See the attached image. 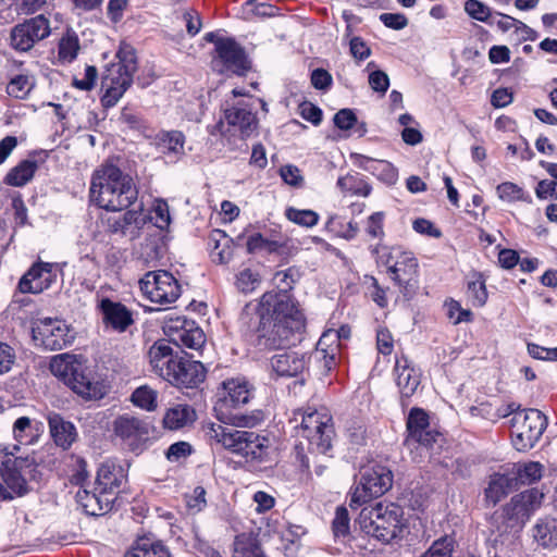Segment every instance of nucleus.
Segmentation results:
<instances>
[{"label":"nucleus","mask_w":557,"mask_h":557,"mask_svg":"<svg viewBox=\"0 0 557 557\" xmlns=\"http://www.w3.org/2000/svg\"><path fill=\"white\" fill-rule=\"evenodd\" d=\"M299 278L300 271L295 267L274 274L281 292L264 293L255 308L259 320L256 327L258 346L275 349L290 345L304 330V314L287 294Z\"/></svg>","instance_id":"nucleus-1"},{"label":"nucleus","mask_w":557,"mask_h":557,"mask_svg":"<svg viewBox=\"0 0 557 557\" xmlns=\"http://www.w3.org/2000/svg\"><path fill=\"white\" fill-rule=\"evenodd\" d=\"M90 199L107 211H122L131 207L138 197L133 177L112 163H103L91 176Z\"/></svg>","instance_id":"nucleus-2"},{"label":"nucleus","mask_w":557,"mask_h":557,"mask_svg":"<svg viewBox=\"0 0 557 557\" xmlns=\"http://www.w3.org/2000/svg\"><path fill=\"white\" fill-rule=\"evenodd\" d=\"M50 370L86 400H98L107 394L104 384L95 380L86 367L72 355L54 356L50 361Z\"/></svg>","instance_id":"nucleus-3"},{"label":"nucleus","mask_w":557,"mask_h":557,"mask_svg":"<svg viewBox=\"0 0 557 557\" xmlns=\"http://www.w3.org/2000/svg\"><path fill=\"white\" fill-rule=\"evenodd\" d=\"M206 436L211 443L221 444L225 449L250 458L261 460L268 455L271 442L252 431L235 430L211 423L206 429Z\"/></svg>","instance_id":"nucleus-4"},{"label":"nucleus","mask_w":557,"mask_h":557,"mask_svg":"<svg viewBox=\"0 0 557 557\" xmlns=\"http://www.w3.org/2000/svg\"><path fill=\"white\" fill-rule=\"evenodd\" d=\"M116 62L109 64L101 78L103 96L102 104L113 107L122 98L133 83V75L137 71L135 50L128 45H121L116 53Z\"/></svg>","instance_id":"nucleus-5"},{"label":"nucleus","mask_w":557,"mask_h":557,"mask_svg":"<svg viewBox=\"0 0 557 557\" xmlns=\"http://www.w3.org/2000/svg\"><path fill=\"white\" fill-rule=\"evenodd\" d=\"M403 515V509L398 505L379 503L374 507L363 508L357 522L367 535L388 543L401 532Z\"/></svg>","instance_id":"nucleus-6"},{"label":"nucleus","mask_w":557,"mask_h":557,"mask_svg":"<svg viewBox=\"0 0 557 557\" xmlns=\"http://www.w3.org/2000/svg\"><path fill=\"white\" fill-rule=\"evenodd\" d=\"M372 253L376 255L377 260L387 267L391 278L405 295L417 288L419 263L411 251H406L400 247L388 248L376 245L373 247Z\"/></svg>","instance_id":"nucleus-7"},{"label":"nucleus","mask_w":557,"mask_h":557,"mask_svg":"<svg viewBox=\"0 0 557 557\" xmlns=\"http://www.w3.org/2000/svg\"><path fill=\"white\" fill-rule=\"evenodd\" d=\"M299 418L298 435L308 441L309 450L313 454H327L335 435L331 414L326 410L308 408L295 412V421Z\"/></svg>","instance_id":"nucleus-8"},{"label":"nucleus","mask_w":557,"mask_h":557,"mask_svg":"<svg viewBox=\"0 0 557 557\" xmlns=\"http://www.w3.org/2000/svg\"><path fill=\"white\" fill-rule=\"evenodd\" d=\"M360 479L351 492L350 507H358L385 494L393 485L392 471L380 463H369L360 469Z\"/></svg>","instance_id":"nucleus-9"},{"label":"nucleus","mask_w":557,"mask_h":557,"mask_svg":"<svg viewBox=\"0 0 557 557\" xmlns=\"http://www.w3.org/2000/svg\"><path fill=\"white\" fill-rule=\"evenodd\" d=\"M547 426V418L537 409L516 412L512 418V444L519 451L531 449Z\"/></svg>","instance_id":"nucleus-10"},{"label":"nucleus","mask_w":557,"mask_h":557,"mask_svg":"<svg viewBox=\"0 0 557 557\" xmlns=\"http://www.w3.org/2000/svg\"><path fill=\"white\" fill-rule=\"evenodd\" d=\"M258 126L256 114L248 107H232L224 110L223 117L213 126L212 135L219 133L228 141L239 137L245 139L251 136Z\"/></svg>","instance_id":"nucleus-11"},{"label":"nucleus","mask_w":557,"mask_h":557,"mask_svg":"<svg viewBox=\"0 0 557 557\" xmlns=\"http://www.w3.org/2000/svg\"><path fill=\"white\" fill-rule=\"evenodd\" d=\"M3 470L0 478V502H10L15 497H22L28 493L24 472L32 471L35 466L34 458L15 457L13 460L2 462Z\"/></svg>","instance_id":"nucleus-12"},{"label":"nucleus","mask_w":557,"mask_h":557,"mask_svg":"<svg viewBox=\"0 0 557 557\" xmlns=\"http://www.w3.org/2000/svg\"><path fill=\"white\" fill-rule=\"evenodd\" d=\"M143 295L151 302L168 305L181 296V285L172 273L159 270L147 272L139 281Z\"/></svg>","instance_id":"nucleus-13"},{"label":"nucleus","mask_w":557,"mask_h":557,"mask_svg":"<svg viewBox=\"0 0 557 557\" xmlns=\"http://www.w3.org/2000/svg\"><path fill=\"white\" fill-rule=\"evenodd\" d=\"M33 339L47 350H61L73 341L69 325L60 319L44 318L34 323Z\"/></svg>","instance_id":"nucleus-14"},{"label":"nucleus","mask_w":557,"mask_h":557,"mask_svg":"<svg viewBox=\"0 0 557 557\" xmlns=\"http://www.w3.org/2000/svg\"><path fill=\"white\" fill-rule=\"evenodd\" d=\"M51 33L49 20L37 15L15 25L11 30L10 42L17 51L30 50L37 41L47 38Z\"/></svg>","instance_id":"nucleus-15"},{"label":"nucleus","mask_w":557,"mask_h":557,"mask_svg":"<svg viewBox=\"0 0 557 557\" xmlns=\"http://www.w3.org/2000/svg\"><path fill=\"white\" fill-rule=\"evenodd\" d=\"M164 334L176 346H184L195 350L200 349L205 342V333L193 320L184 317H169L163 324Z\"/></svg>","instance_id":"nucleus-16"},{"label":"nucleus","mask_w":557,"mask_h":557,"mask_svg":"<svg viewBox=\"0 0 557 557\" xmlns=\"http://www.w3.org/2000/svg\"><path fill=\"white\" fill-rule=\"evenodd\" d=\"M216 57L213 69L219 73L232 72L243 74L248 69V61L243 48L232 38L216 41Z\"/></svg>","instance_id":"nucleus-17"},{"label":"nucleus","mask_w":557,"mask_h":557,"mask_svg":"<svg viewBox=\"0 0 557 557\" xmlns=\"http://www.w3.org/2000/svg\"><path fill=\"white\" fill-rule=\"evenodd\" d=\"M57 280L55 264L37 261L24 273L17 284L22 294H40Z\"/></svg>","instance_id":"nucleus-18"},{"label":"nucleus","mask_w":557,"mask_h":557,"mask_svg":"<svg viewBox=\"0 0 557 557\" xmlns=\"http://www.w3.org/2000/svg\"><path fill=\"white\" fill-rule=\"evenodd\" d=\"M112 429L115 436L134 449L148 438L151 425L147 419L132 413H124L114 419Z\"/></svg>","instance_id":"nucleus-19"},{"label":"nucleus","mask_w":557,"mask_h":557,"mask_svg":"<svg viewBox=\"0 0 557 557\" xmlns=\"http://www.w3.org/2000/svg\"><path fill=\"white\" fill-rule=\"evenodd\" d=\"M44 432V423L35 418L21 416L12 424V437L15 444L5 446L1 451L7 457H13L20 451L22 445H35Z\"/></svg>","instance_id":"nucleus-20"},{"label":"nucleus","mask_w":557,"mask_h":557,"mask_svg":"<svg viewBox=\"0 0 557 557\" xmlns=\"http://www.w3.org/2000/svg\"><path fill=\"white\" fill-rule=\"evenodd\" d=\"M206 370L201 362L176 356L165 381L177 387L195 388L205 381Z\"/></svg>","instance_id":"nucleus-21"},{"label":"nucleus","mask_w":557,"mask_h":557,"mask_svg":"<svg viewBox=\"0 0 557 557\" xmlns=\"http://www.w3.org/2000/svg\"><path fill=\"white\" fill-rule=\"evenodd\" d=\"M395 380L403 403L411 398L421 383V373L406 357L396 359L394 369Z\"/></svg>","instance_id":"nucleus-22"},{"label":"nucleus","mask_w":557,"mask_h":557,"mask_svg":"<svg viewBox=\"0 0 557 557\" xmlns=\"http://www.w3.org/2000/svg\"><path fill=\"white\" fill-rule=\"evenodd\" d=\"M102 321L107 329H112L119 333L125 332L134 323L132 312L121 302L112 301L109 298H102L98 305Z\"/></svg>","instance_id":"nucleus-23"},{"label":"nucleus","mask_w":557,"mask_h":557,"mask_svg":"<svg viewBox=\"0 0 557 557\" xmlns=\"http://www.w3.org/2000/svg\"><path fill=\"white\" fill-rule=\"evenodd\" d=\"M407 430L408 442L414 441L425 447L432 446L441 436L440 433L430 430L429 417L424 410L419 408L411 409L407 420Z\"/></svg>","instance_id":"nucleus-24"},{"label":"nucleus","mask_w":557,"mask_h":557,"mask_svg":"<svg viewBox=\"0 0 557 557\" xmlns=\"http://www.w3.org/2000/svg\"><path fill=\"white\" fill-rule=\"evenodd\" d=\"M309 360L310 357L305 352L284 351L271 358V367L278 376L293 377L308 369Z\"/></svg>","instance_id":"nucleus-25"},{"label":"nucleus","mask_w":557,"mask_h":557,"mask_svg":"<svg viewBox=\"0 0 557 557\" xmlns=\"http://www.w3.org/2000/svg\"><path fill=\"white\" fill-rule=\"evenodd\" d=\"M352 164L363 171L370 172L386 184H394L398 178L397 170L385 160L373 159L361 153H350Z\"/></svg>","instance_id":"nucleus-26"},{"label":"nucleus","mask_w":557,"mask_h":557,"mask_svg":"<svg viewBox=\"0 0 557 557\" xmlns=\"http://www.w3.org/2000/svg\"><path fill=\"white\" fill-rule=\"evenodd\" d=\"M220 404L230 408H238L246 405L251 398V388L244 379H228L222 383Z\"/></svg>","instance_id":"nucleus-27"},{"label":"nucleus","mask_w":557,"mask_h":557,"mask_svg":"<svg viewBox=\"0 0 557 557\" xmlns=\"http://www.w3.org/2000/svg\"><path fill=\"white\" fill-rule=\"evenodd\" d=\"M76 502L84 512L89 516H102L107 513L114 503L113 497L101 491L79 488L76 493Z\"/></svg>","instance_id":"nucleus-28"},{"label":"nucleus","mask_w":557,"mask_h":557,"mask_svg":"<svg viewBox=\"0 0 557 557\" xmlns=\"http://www.w3.org/2000/svg\"><path fill=\"white\" fill-rule=\"evenodd\" d=\"M543 497V493L536 488L527 490L513 496L506 510L510 511L517 520L524 522L541 506Z\"/></svg>","instance_id":"nucleus-29"},{"label":"nucleus","mask_w":557,"mask_h":557,"mask_svg":"<svg viewBox=\"0 0 557 557\" xmlns=\"http://www.w3.org/2000/svg\"><path fill=\"white\" fill-rule=\"evenodd\" d=\"M148 359L152 371L162 379H166L176 361L172 347L165 339L157 341L148 350Z\"/></svg>","instance_id":"nucleus-30"},{"label":"nucleus","mask_w":557,"mask_h":557,"mask_svg":"<svg viewBox=\"0 0 557 557\" xmlns=\"http://www.w3.org/2000/svg\"><path fill=\"white\" fill-rule=\"evenodd\" d=\"M338 339L339 334L335 331H327L322 334L317 343L315 350L308 355L314 358L315 361L322 363L325 371H330L336 363V356L338 354Z\"/></svg>","instance_id":"nucleus-31"},{"label":"nucleus","mask_w":557,"mask_h":557,"mask_svg":"<svg viewBox=\"0 0 557 557\" xmlns=\"http://www.w3.org/2000/svg\"><path fill=\"white\" fill-rule=\"evenodd\" d=\"M48 425L54 444L64 450L69 449L77 438L75 425L64 420L63 417L57 412H50L48 414Z\"/></svg>","instance_id":"nucleus-32"},{"label":"nucleus","mask_w":557,"mask_h":557,"mask_svg":"<svg viewBox=\"0 0 557 557\" xmlns=\"http://www.w3.org/2000/svg\"><path fill=\"white\" fill-rule=\"evenodd\" d=\"M157 149L164 156L176 161L185 154V136L180 131L160 132L154 137Z\"/></svg>","instance_id":"nucleus-33"},{"label":"nucleus","mask_w":557,"mask_h":557,"mask_svg":"<svg viewBox=\"0 0 557 557\" xmlns=\"http://www.w3.org/2000/svg\"><path fill=\"white\" fill-rule=\"evenodd\" d=\"M123 480L124 474L120 467L102 465L97 472L96 491H101L115 500Z\"/></svg>","instance_id":"nucleus-34"},{"label":"nucleus","mask_w":557,"mask_h":557,"mask_svg":"<svg viewBox=\"0 0 557 557\" xmlns=\"http://www.w3.org/2000/svg\"><path fill=\"white\" fill-rule=\"evenodd\" d=\"M197 419L195 409L186 404H176L166 409L163 416V426L169 430H180L191 425Z\"/></svg>","instance_id":"nucleus-35"},{"label":"nucleus","mask_w":557,"mask_h":557,"mask_svg":"<svg viewBox=\"0 0 557 557\" xmlns=\"http://www.w3.org/2000/svg\"><path fill=\"white\" fill-rule=\"evenodd\" d=\"M124 557H171L169 548L152 537H139Z\"/></svg>","instance_id":"nucleus-36"},{"label":"nucleus","mask_w":557,"mask_h":557,"mask_svg":"<svg viewBox=\"0 0 557 557\" xmlns=\"http://www.w3.org/2000/svg\"><path fill=\"white\" fill-rule=\"evenodd\" d=\"M211 258L214 262L227 263L233 256L232 239L221 230H213L209 236Z\"/></svg>","instance_id":"nucleus-37"},{"label":"nucleus","mask_w":557,"mask_h":557,"mask_svg":"<svg viewBox=\"0 0 557 557\" xmlns=\"http://www.w3.org/2000/svg\"><path fill=\"white\" fill-rule=\"evenodd\" d=\"M533 537L545 548L557 547V520L554 518L540 519L533 528Z\"/></svg>","instance_id":"nucleus-38"},{"label":"nucleus","mask_w":557,"mask_h":557,"mask_svg":"<svg viewBox=\"0 0 557 557\" xmlns=\"http://www.w3.org/2000/svg\"><path fill=\"white\" fill-rule=\"evenodd\" d=\"M37 168L35 160H24L7 174L4 181L10 186H24L33 178Z\"/></svg>","instance_id":"nucleus-39"},{"label":"nucleus","mask_w":557,"mask_h":557,"mask_svg":"<svg viewBox=\"0 0 557 557\" xmlns=\"http://www.w3.org/2000/svg\"><path fill=\"white\" fill-rule=\"evenodd\" d=\"M233 546L234 557H264L258 540L249 534L237 535Z\"/></svg>","instance_id":"nucleus-40"},{"label":"nucleus","mask_w":557,"mask_h":557,"mask_svg":"<svg viewBox=\"0 0 557 557\" xmlns=\"http://www.w3.org/2000/svg\"><path fill=\"white\" fill-rule=\"evenodd\" d=\"M511 480L504 474L495 473L491 476L488 486L485 488V498L492 505L500 502L510 488Z\"/></svg>","instance_id":"nucleus-41"},{"label":"nucleus","mask_w":557,"mask_h":557,"mask_svg":"<svg viewBox=\"0 0 557 557\" xmlns=\"http://www.w3.org/2000/svg\"><path fill=\"white\" fill-rule=\"evenodd\" d=\"M81 49L78 36L74 32H66L58 46V59L61 63L73 62Z\"/></svg>","instance_id":"nucleus-42"},{"label":"nucleus","mask_w":557,"mask_h":557,"mask_svg":"<svg viewBox=\"0 0 557 557\" xmlns=\"http://www.w3.org/2000/svg\"><path fill=\"white\" fill-rule=\"evenodd\" d=\"M337 186L343 193L367 197L371 193V186L359 174H347L339 177Z\"/></svg>","instance_id":"nucleus-43"},{"label":"nucleus","mask_w":557,"mask_h":557,"mask_svg":"<svg viewBox=\"0 0 557 557\" xmlns=\"http://www.w3.org/2000/svg\"><path fill=\"white\" fill-rule=\"evenodd\" d=\"M35 87V78L26 74L15 75L7 86L9 96L16 99H25Z\"/></svg>","instance_id":"nucleus-44"},{"label":"nucleus","mask_w":557,"mask_h":557,"mask_svg":"<svg viewBox=\"0 0 557 557\" xmlns=\"http://www.w3.org/2000/svg\"><path fill=\"white\" fill-rule=\"evenodd\" d=\"M157 399H158L157 391H154L153 388H151L147 385H141V386L137 387L131 396L132 403L136 407H138L143 410H146V411H154L157 409V407H158Z\"/></svg>","instance_id":"nucleus-45"},{"label":"nucleus","mask_w":557,"mask_h":557,"mask_svg":"<svg viewBox=\"0 0 557 557\" xmlns=\"http://www.w3.org/2000/svg\"><path fill=\"white\" fill-rule=\"evenodd\" d=\"M496 193L503 201L506 202H516V201H524L530 202L531 197L527 194L522 187L518 186L511 182H505L499 184L496 187Z\"/></svg>","instance_id":"nucleus-46"},{"label":"nucleus","mask_w":557,"mask_h":557,"mask_svg":"<svg viewBox=\"0 0 557 557\" xmlns=\"http://www.w3.org/2000/svg\"><path fill=\"white\" fill-rule=\"evenodd\" d=\"M285 216L293 223L305 227H312L318 224L319 214L309 209H296L289 207L285 211Z\"/></svg>","instance_id":"nucleus-47"},{"label":"nucleus","mask_w":557,"mask_h":557,"mask_svg":"<svg viewBox=\"0 0 557 557\" xmlns=\"http://www.w3.org/2000/svg\"><path fill=\"white\" fill-rule=\"evenodd\" d=\"M149 219L160 230H166L171 223L169 205L163 199H156L149 213Z\"/></svg>","instance_id":"nucleus-48"},{"label":"nucleus","mask_w":557,"mask_h":557,"mask_svg":"<svg viewBox=\"0 0 557 557\" xmlns=\"http://www.w3.org/2000/svg\"><path fill=\"white\" fill-rule=\"evenodd\" d=\"M219 420L223 423L231 424L237 428H253L260 421L261 417L259 413H234V414H225L223 412L219 413Z\"/></svg>","instance_id":"nucleus-49"},{"label":"nucleus","mask_w":557,"mask_h":557,"mask_svg":"<svg viewBox=\"0 0 557 557\" xmlns=\"http://www.w3.org/2000/svg\"><path fill=\"white\" fill-rule=\"evenodd\" d=\"M259 284V273L249 268H245L236 274L235 285L237 289L244 294L253 292Z\"/></svg>","instance_id":"nucleus-50"},{"label":"nucleus","mask_w":557,"mask_h":557,"mask_svg":"<svg viewBox=\"0 0 557 557\" xmlns=\"http://www.w3.org/2000/svg\"><path fill=\"white\" fill-rule=\"evenodd\" d=\"M385 213L377 211L369 215L364 223V232L372 239H383Z\"/></svg>","instance_id":"nucleus-51"},{"label":"nucleus","mask_w":557,"mask_h":557,"mask_svg":"<svg viewBox=\"0 0 557 557\" xmlns=\"http://www.w3.org/2000/svg\"><path fill=\"white\" fill-rule=\"evenodd\" d=\"M455 540L445 535L436 540L421 557H451Z\"/></svg>","instance_id":"nucleus-52"},{"label":"nucleus","mask_w":557,"mask_h":557,"mask_svg":"<svg viewBox=\"0 0 557 557\" xmlns=\"http://www.w3.org/2000/svg\"><path fill=\"white\" fill-rule=\"evenodd\" d=\"M465 11L467 14L479 22H488L492 16V10L479 0H467L465 2Z\"/></svg>","instance_id":"nucleus-53"},{"label":"nucleus","mask_w":557,"mask_h":557,"mask_svg":"<svg viewBox=\"0 0 557 557\" xmlns=\"http://www.w3.org/2000/svg\"><path fill=\"white\" fill-rule=\"evenodd\" d=\"M468 297L473 306L483 307L487 300V292L483 281H473L468 284Z\"/></svg>","instance_id":"nucleus-54"},{"label":"nucleus","mask_w":557,"mask_h":557,"mask_svg":"<svg viewBox=\"0 0 557 557\" xmlns=\"http://www.w3.org/2000/svg\"><path fill=\"white\" fill-rule=\"evenodd\" d=\"M542 470L541 463L531 461L518 470V478L522 483L531 484L541 479Z\"/></svg>","instance_id":"nucleus-55"},{"label":"nucleus","mask_w":557,"mask_h":557,"mask_svg":"<svg viewBox=\"0 0 557 557\" xmlns=\"http://www.w3.org/2000/svg\"><path fill=\"white\" fill-rule=\"evenodd\" d=\"M349 515L345 507H338L332 523L335 536H345L349 533Z\"/></svg>","instance_id":"nucleus-56"},{"label":"nucleus","mask_w":557,"mask_h":557,"mask_svg":"<svg viewBox=\"0 0 557 557\" xmlns=\"http://www.w3.org/2000/svg\"><path fill=\"white\" fill-rule=\"evenodd\" d=\"M191 453H193V447L189 443L176 442L168 448V450L165 453V457L171 462H177V461L190 456Z\"/></svg>","instance_id":"nucleus-57"},{"label":"nucleus","mask_w":557,"mask_h":557,"mask_svg":"<svg viewBox=\"0 0 557 557\" xmlns=\"http://www.w3.org/2000/svg\"><path fill=\"white\" fill-rule=\"evenodd\" d=\"M280 175L286 184L293 187H301L304 184L301 172L296 165L287 164L282 166Z\"/></svg>","instance_id":"nucleus-58"},{"label":"nucleus","mask_w":557,"mask_h":557,"mask_svg":"<svg viewBox=\"0 0 557 557\" xmlns=\"http://www.w3.org/2000/svg\"><path fill=\"white\" fill-rule=\"evenodd\" d=\"M369 85L373 91L385 95L389 87L388 75L380 70L372 71L369 74Z\"/></svg>","instance_id":"nucleus-59"},{"label":"nucleus","mask_w":557,"mask_h":557,"mask_svg":"<svg viewBox=\"0 0 557 557\" xmlns=\"http://www.w3.org/2000/svg\"><path fill=\"white\" fill-rule=\"evenodd\" d=\"M183 21L185 22L186 30L189 36H196L201 29V20L200 15L195 10H186L182 15Z\"/></svg>","instance_id":"nucleus-60"},{"label":"nucleus","mask_w":557,"mask_h":557,"mask_svg":"<svg viewBox=\"0 0 557 557\" xmlns=\"http://www.w3.org/2000/svg\"><path fill=\"white\" fill-rule=\"evenodd\" d=\"M14 361V349L8 344L0 342V375L11 370Z\"/></svg>","instance_id":"nucleus-61"},{"label":"nucleus","mask_w":557,"mask_h":557,"mask_svg":"<svg viewBox=\"0 0 557 557\" xmlns=\"http://www.w3.org/2000/svg\"><path fill=\"white\" fill-rule=\"evenodd\" d=\"M311 84L315 89L327 90L332 83V75L324 69H315L311 73Z\"/></svg>","instance_id":"nucleus-62"},{"label":"nucleus","mask_w":557,"mask_h":557,"mask_svg":"<svg viewBox=\"0 0 557 557\" xmlns=\"http://www.w3.org/2000/svg\"><path fill=\"white\" fill-rule=\"evenodd\" d=\"M357 122V116L350 109H342L334 115V124L344 131L350 129Z\"/></svg>","instance_id":"nucleus-63"},{"label":"nucleus","mask_w":557,"mask_h":557,"mask_svg":"<svg viewBox=\"0 0 557 557\" xmlns=\"http://www.w3.org/2000/svg\"><path fill=\"white\" fill-rule=\"evenodd\" d=\"M206 490L202 486H197L193 494L187 498V507L193 512H199L206 507Z\"/></svg>","instance_id":"nucleus-64"}]
</instances>
